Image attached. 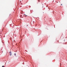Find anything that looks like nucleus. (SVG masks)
I'll use <instances>...</instances> for the list:
<instances>
[{
    "label": "nucleus",
    "mask_w": 67,
    "mask_h": 67,
    "mask_svg": "<svg viewBox=\"0 0 67 67\" xmlns=\"http://www.w3.org/2000/svg\"><path fill=\"white\" fill-rule=\"evenodd\" d=\"M10 55H12V54L11 53H11L10 54Z\"/></svg>",
    "instance_id": "1"
},
{
    "label": "nucleus",
    "mask_w": 67,
    "mask_h": 67,
    "mask_svg": "<svg viewBox=\"0 0 67 67\" xmlns=\"http://www.w3.org/2000/svg\"><path fill=\"white\" fill-rule=\"evenodd\" d=\"M2 67H4V66H2Z\"/></svg>",
    "instance_id": "2"
},
{
    "label": "nucleus",
    "mask_w": 67,
    "mask_h": 67,
    "mask_svg": "<svg viewBox=\"0 0 67 67\" xmlns=\"http://www.w3.org/2000/svg\"><path fill=\"white\" fill-rule=\"evenodd\" d=\"M11 52H10V54H11Z\"/></svg>",
    "instance_id": "3"
},
{
    "label": "nucleus",
    "mask_w": 67,
    "mask_h": 67,
    "mask_svg": "<svg viewBox=\"0 0 67 67\" xmlns=\"http://www.w3.org/2000/svg\"><path fill=\"white\" fill-rule=\"evenodd\" d=\"M26 15V16H27V15Z\"/></svg>",
    "instance_id": "4"
},
{
    "label": "nucleus",
    "mask_w": 67,
    "mask_h": 67,
    "mask_svg": "<svg viewBox=\"0 0 67 67\" xmlns=\"http://www.w3.org/2000/svg\"><path fill=\"white\" fill-rule=\"evenodd\" d=\"M15 55H16V54H15Z\"/></svg>",
    "instance_id": "5"
},
{
    "label": "nucleus",
    "mask_w": 67,
    "mask_h": 67,
    "mask_svg": "<svg viewBox=\"0 0 67 67\" xmlns=\"http://www.w3.org/2000/svg\"><path fill=\"white\" fill-rule=\"evenodd\" d=\"M61 5H62V4H61Z\"/></svg>",
    "instance_id": "6"
},
{
    "label": "nucleus",
    "mask_w": 67,
    "mask_h": 67,
    "mask_svg": "<svg viewBox=\"0 0 67 67\" xmlns=\"http://www.w3.org/2000/svg\"><path fill=\"white\" fill-rule=\"evenodd\" d=\"M58 42H59V41H58Z\"/></svg>",
    "instance_id": "7"
},
{
    "label": "nucleus",
    "mask_w": 67,
    "mask_h": 67,
    "mask_svg": "<svg viewBox=\"0 0 67 67\" xmlns=\"http://www.w3.org/2000/svg\"><path fill=\"white\" fill-rule=\"evenodd\" d=\"M38 2H40V1H38Z\"/></svg>",
    "instance_id": "8"
},
{
    "label": "nucleus",
    "mask_w": 67,
    "mask_h": 67,
    "mask_svg": "<svg viewBox=\"0 0 67 67\" xmlns=\"http://www.w3.org/2000/svg\"><path fill=\"white\" fill-rule=\"evenodd\" d=\"M60 65H61V64H60Z\"/></svg>",
    "instance_id": "9"
}]
</instances>
